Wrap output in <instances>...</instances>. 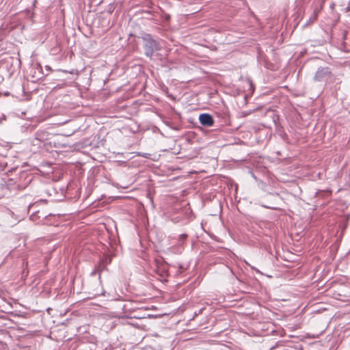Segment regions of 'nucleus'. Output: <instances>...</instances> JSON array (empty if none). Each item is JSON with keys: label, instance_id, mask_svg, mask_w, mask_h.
<instances>
[{"label": "nucleus", "instance_id": "1", "mask_svg": "<svg viewBox=\"0 0 350 350\" xmlns=\"http://www.w3.org/2000/svg\"><path fill=\"white\" fill-rule=\"evenodd\" d=\"M143 46L145 55L152 58L154 51H159L161 49L159 44L154 40L149 34L146 35L143 38Z\"/></svg>", "mask_w": 350, "mask_h": 350}, {"label": "nucleus", "instance_id": "2", "mask_svg": "<svg viewBox=\"0 0 350 350\" xmlns=\"http://www.w3.org/2000/svg\"><path fill=\"white\" fill-rule=\"evenodd\" d=\"M200 124L204 126H211L214 124V120L211 115L208 113H202L199 116Z\"/></svg>", "mask_w": 350, "mask_h": 350}, {"label": "nucleus", "instance_id": "3", "mask_svg": "<svg viewBox=\"0 0 350 350\" xmlns=\"http://www.w3.org/2000/svg\"><path fill=\"white\" fill-rule=\"evenodd\" d=\"M328 69L327 68H319L317 71L315 76H314V80L316 81H322L323 79L328 75Z\"/></svg>", "mask_w": 350, "mask_h": 350}, {"label": "nucleus", "instance_id": "4", "mask_svg": "<svg viewBox=\"0 0 350 350\" xmlns=\"http://www.w3.org/2000/svg\"><path fill=\"white\" fill-rule=\"evenodd\" d=\"M321 8H322V5L321 6L320 8H317L314 9L313 14H312V16L310 17L308 21L307 22V25L313 23L314 21H317V16H318L319 13L320 12Z\"/></svg>", "mask_w": 350, "mask_h": 350}, {"label": "nucleus", "instance_id": "5", "mask_svg": "<svg viewBox=\"0 0 350 350\" xmlns=\"http://www.w3.org/2000/svg\"><path fill=\"white\" fill-rule=\"evenodd\" d=\"M187 235L185 234H182L180 235L179 239L180 241H183L187 238Z\"/></svg>", "mask_w": 350, "mask_h": 350}, {"label": "nucleus", "instance_id": "6", "mask_svg": "<svg viewBox=\"0 0 350 350\" xmlns=\"http://www.w3.org/2000/svg\"><path fill=\"white\" fill-rule=\"evenodd\" d=\"M45 68H46V70H51V67H50L49 66H45Z\"/></svg>", "mask_w": 350, "mask_h": 350}]
</instances>
